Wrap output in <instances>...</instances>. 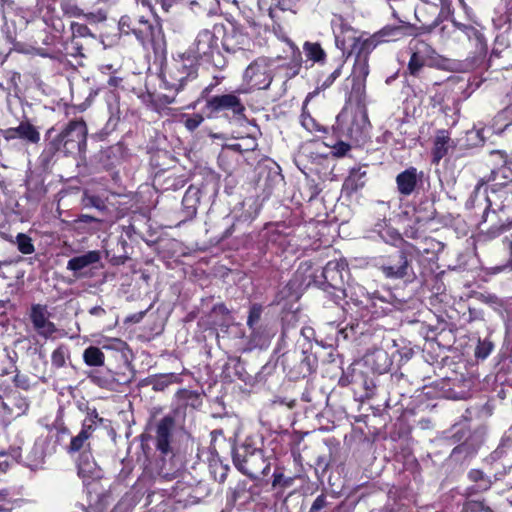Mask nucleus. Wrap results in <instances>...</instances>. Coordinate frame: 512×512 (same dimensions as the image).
Returning <instances> with one entry per match:
<instances>
[{
    "mask_svg": "<svg viewBox=\"0 0 512 512\" xmlns=\"http://www.w3.org/2000/svg\"><path fill=\"white\" fill-rule=\"evenodd\" d=\"M500 158V167L492 168L490 173L482 177L475 188V193H478L482 186L486 185L489 193L486 195V202L488 203L485 208L483 218L486 221L489 210L493 205H497V199L505 196V200H512V171L506 166L507 154L503 151H492L490 153L488 163L495 164L493 158Z\"/></svg>",
    "mask_w": 512,
    "mask_h": 512,
    "instance_id": "f257e3e1",
    "label": "nucleus"
},
{
    "mask_svg": "<svg viewBox=\"0 0 512 512\" xmlns=\"http://www.w3.org/2000/svg\"><path fill=\"white\" fill-rule=\"evenodd\" d=\"M198 78V60L190 53H183L174 58L164 73V83L176 93L182 91L189 83Z\"/></svg>",
    "mask_w": 512,
    "mask_h": 512,
    "instance_id": "f03ea898",
    "label": "nucleus"
},
{
    "mask_svg": "<svg viewBox=\"0 0 512 512\" xmlns=\"http://www.w3.org/2000/svg\"><path fill=\"white\" fill-rule=\"evenodd\" d=\"M87 127L83 120H74L49 143L54 152L62 151L65 154H75L85 151Z\"/></svg>",
    "mask_w": 512,
    "mask_h": 512,
    "instance_id": "7ed1b4c3",
    "label": "nucleus"
},
{
    "mask_svg": "<svg viewBox=\"0 0 512 512\" xmlns=\"http://www.w3.org/2000/svg\"><path fill=\"white\" fill-rule=\"evenodd\" d=\"M233 464L235 467L252 479L259 475H267L270 464L265 460L263 452L249 445H242L233 450Z\"/></svg>",
    "mask_w": 512,
    "mask_h": 512,
    "instance_id": "20e7f679",
    "label": "nucleus"
},
{
    "mask_svg": "<svg viewBox=\"0 0 512 512\" xmlns=\"http://www.w3.org/2000/svg\"><path fill=\"white\" fill-rule=\"evenodd\" d=\"M187 53L195 56L196 60L204 59L217 69H223L227 64L225 57L220 52L218 37L207 29L198 33Z\"/></svg>",
    "mask_w": 512,
    "mask_h": 512,
    "instance_id": "39448f33",
    "label": "nucleus"
},
{
    "mask_svg": "<svg viewBox=\"0 0 512 512\" xmlns=\"http://www.w3.org/2000/svg\"><path fill=\"white\" fill-rule=\"evenodd\" d=\"M353 40L350 53L355 54V62L350 77L353 89L361 91L369 74V54L375 49V44L374 40H363L362 37H353Z\"/></svg>",
    "mask_w": 512,
    "mask_h": 512,
    "instance_id": "423d86ee",
    "label": "nucleus"
},
{
    "mask_svg": "<svg viewBox=\"0 0 512 512\" xmlns=\"http://www.w3.org/2000/svg\"><path fill=\"white\" fill-rule=\"evenodd\" d=\"M411 57L408 70L411 75L417 76L425 66L433 67L440 63V57L431 45L424 41H417L411 47Z\"/></svg>",
    "mask_w": 512,
    "mask_h": 512,
    "instance_id": "0eeeda50",
    "label": "nucleus"
},
{
    "mask_svg": "<svg viewBox=\"0 0 512 512\" xmlns=\"http://www.w3.org/2000/svg\"><path fill=\"white\" fill-rule=\"evenodd\" d=\"M243 80L250 88L260 90L268 89L272 82L268 60L263 57L254 60L245 69Z\"/></svg>",
    "mask_w": 512,
    "mask_h": 512,
    "instance_id": "6e6552de",
    "label": "nucleus"
},
{
    "mask_svg": "<svg viewBox=\"0 0 512 512\" xmlns=\"http://www.w3.org/2000/svg\"><path fill=\"white\" fill-rule=\"evenodd\" d=\"M211 114L229 111L236 118L244 117L245 105L235 93L216 95L209 98L205 105Z\"/></svg>",
    "mask_w": 512,
    "mask_h": 512,
    "instance_id": "1a4fd4ad",
    "label": "nucleus"
},
{
    "mask_svg": "<svg viewBox=\"0 0 512 512\" xmlns=\"http://www.w3.org/2000/svg\"><path fill=\"white\" fill-rule=\"evenodd\" d=\"M175 428V418L171 415H166L160 420L156 421L154 425V441L155 447L163 455L172 452L171 443L173 439V431Z\"/></svg>",
    "mask_w": 512,
    "mask_h": 512,
    "instance_id": "9d476101",
    "label": "nucleus"
},
{
    "mask_svg": "<svg viewBox=\"0 0 512 512\" xmlns=\"http://www.w3.org/2000/svg\"><path fill=\"white\" fill-rule=\"evenodd\" d=\"M223 48L230 53H246L252 50L254 43L248 33L238 26L227 31L222 40Z\"/></svg>",
    "mask_w": 512,
    "mask_h": 512,
    "instance_id": "9b49d317",
    "label": "nucleus"
},
{
    "mask_svg": "<svg viewBox=\"0 0 512 512\" xmlns=\"http://www.w3.org/2000/svg\"><path fill=\"white\" fill-rule=\"evenodd\" d=\"M29 318L34 330L44 338H50L57 331L56 325L49 320L50 313L46 305L33 304L30 308Z\"/></svg>",
    "mask_w": 512,
    "mask_h": 512,
    "instance_id": "f8f14e48",
    "label": "nucleus"
},
{
    "mask_svg": "<svg viewBox=\"0 0 512 512\" xmlns=\"http://www.w3.org/2000/svg\"><path fill=\"white\" fill-rule=\"evenodd\" d=\"M382 273L390 279H402L412 274V267L405 251L391 255L387 263L380 267Z\"/></svg>",
    "mask_w": 512,
    "mask_h": 512,
    "instance_id": "ddd939ff",
    "label": "nucleus"
},
{
    "mask_svg": "<svg viewBox=\"0 0 512 512\" xmlns=\"http://www.w3.org/2000/svg\"><path fill=\"white\" fill-rule=\"evenodd\" d=\"M413 27L410 23L400 20L399 25H387L377 33L363 40H374L375 47L381 42L397 41L405 36L412 35Z\"/></svg>",
    "mask_w": 512,
    "mask_h": 512,
    "instance_id": "4468645a",
    "label": "nucleus"
},
{
    "mask_svg": "<svg viewBox=\"0 0 512 512\" xmlns=\"http://www.w3.org/2000/svg\"><path fill=\"white\" fill-rule=\"evenodd\" d=\"M344 268L338 262H328L323 269V277L329 286L337 291V299H345L348 296L343 280Z\"/></svg>",
    "mask_w": 512,
    "mask_h": 512,
    "instance_id": "2eb2a0df",
    "label": "nucleus"
},
{
    "mask_svg": "<svg viewBox=\"0 0 512 512\" xmlns=\"http://www.w3.org/2000/svg\"><path fill=\"white\" fill-rule=\"evenodd\" d=\"M100 260V252L97 250H91L86 252L85 254L71 258L67 262V269L73 271L74 276L79 278L83 275L82 270L93 264L98 263Z\"/></svg>",
    "mask_w": 512,
    "mask_h": 512,
    "instance_id": "dca6fc26",
    "label": "nucleus"
},
{
    "mask_svg": "<svg viewBox=\"0 0 512 512\" xmlns=\"http://www.w3.org/2000/svg\"><path fill=\"white\" fill-rule=\"evenodd\" d=\"M29 404L26 398L12 394L4 400V411L6 425L10 423L13 418L23 415L28 410Z\"/></svg>",
    "mask_w": 512,
    "mask_h": 512,
    "instance_id": "f3484780",
    "label": "nucleus"
},
{
    "mask_svg": "<svg viewBox=\"0 0 512 512\" xmlns=\"http://www.w3.org/2000/svg\"><path fill=\"white\" fill-rule=\"evenodd\" d=\"M418 181L417 169L410 167L396 177L397 188L400 194L409 196L413 193Z\"/></svg>",
    "mask_w": 512,
    "mask_h": 512,
    "instance_id": "a211bd4d",
    "label": "nucleus"
},
{
    "mask_svg": "<svg viewBox=\"0 0 512 512\" xmlns=\"http://www.w3.org/2000/svg\"><path fill=\"white\" fill-rule=\"evenodd\" d=\"M78 474L83 477L98 476V466L90 452L83 451L77 462Z\"/></svg>",
    "mask_w": 512,
    "mask_h": 512,
    "instance_id": "6ab92c4d",
    "label": "nucleus"
},
{
    "mask_svg": "<svg viewBox=\"0 0 512 512\" xmlns=\"http://www.w3.org/2000/svg\"><path fill=\"white\" fill-rule=\"evenodd\" d=\"M469 479L475 482V485L467 489V495L471 496L477 492L487 491L491 487V480L481 470L472 469L469 474Z\"/></svg>",
    "mask_w": 512,
    "mask_h": 512,
    "instance_id": "aec40b11",
    "label": "nucleus"
},
{
    "mask_svg": "<svg viewBox=\"0 0 512 512\" xmlns=\"http://www.w3.org/2000/svg\"><path fill=\"white\" fill-rule=\"evenodd\" d=\"M45 453L43 444L35 442L25 457V464L31 470H39L43 467Z\"/></svg>",
    "mask_w": 512,
    "mask_h": 512,
    "instance_id": "412c9836",
    "label": "nucleus"
},
{
    "mask_svg": "<svg viewBox=\"0 0 512 512\" xmlns=\"http://www.w3.org/2000/svg\"><path fill=\"white\" fill-rule=\"evenodd\" d=\"M424 3L430 4L436 8L440 7V11L438 13L437 18L430 24L427 25L428 30L431 31L436 26L439 25L440 19L443 18H449L453 15L454 9L452 7L451 0H421Z\"/></svg>",
    "mask_w": 512,
    "mask_h": 512,
    "instance_id": "4be33fe9",
    "label": "nucleus"
},
{
    "mask_svg": "<svg viewBox=\"0 0 512 512\" xmlns=\"http://www.w3.org/2000/svg\"><path fill=\"white\" fill-rule=\"evenodd\" d=\"M365 175L366 172L361 171V169H352L343 183V190L350 195L363 188L365 185Z\"/></svg>",
    "mask_w": 512,
    "mask_h": 512,
    "instance_id": "5701e85b",
    "label": "nucleus"
},
{
    "mask_svg": "<svg viewBox=\"0 0 512 512\" xmlns=\"http://www.w3.org/2000/svg\"><path fill=\"white\" fill-rule=\"evenodd\" d=\"M93 433L91 424L83 422L82 429L79 434L71 439L69 451L77 452L89 446L88 439Z\"/></svg>",
    "mask_w": 512,
    "mask_h": 512,
    "instance_id": "b1692460",
    "label": "nucleus"
},
{
    "mask_svg": "<svg viewBox=\"0 0 512 512\" xmlns=\"http://www.w3.org/2000/svg\"><path fill=\"white\" fill-rule=\"evenodd\" d=\"M450 144V137L445 130L438 131L435 141H434V149L433 156L434 161L439 162L448 152Z\"/></svg>",
    "mask_w": 512,
    "mask_h": 512,
    "instance_id": "393cba45",
    "label": "nucleus"
},
{
    "mask_svg": "<svg viewBox=\"0 0 512 512\" xmlns=\"http://www.w3.org/2000/svg\"><path fill=\"white\" fill-rule=\"evenodd\" d=\"M13 132H18V138L24 139L31 143H38L40 140V133L29 122H21L17 127L14 128Z\"/></svg>",
    "mask_w": 512,
    "mask_h": 512,
    "instance_id": "a878e982",
    "label": "nucleus"
},
{
    "mask_svg": "<svg viewBox=\"0 0 512 512\" xmlns=\"http://www.w3.org/2000/svg\"><path fill=\"white\" fill-rule=\"evenodd\" d=\"M436 216L434 205L429 201H422L415 209V220L417 223H427Z\"/></svg>",
    "mask_w": 512,
    "mask_h": 512,
    "instance_id": "bb28decb",
    "label": "nucleus"
},
{
    "mask_svg": "<svg viewBox=\"0 0 512 512\" xmlns=\"http://www.w3.org/2000/svg\"><path fill=\"white\" fill-rule=\"evenodd\" d=\"M7 240L17 246L19 252L29 255L35 252V247L30 236L25 233H18L13 239L11 236Z\"/></svg>",
    "mask_w": 512,
    "mask_h": 512,
    "instance_id": "cd10ccee",
    "label": "nucleus"
},
{
    "mask_svg": "<svg viewBox=\"0 0 512 512\" xmlns=\"http://www.w3.org/2000/svg\"><path fill=\"white\" fill-rule=\"evenodd\" d=\"M303 49L306 57L313 62H323L326 58V53L319 43L305 42Z\"/></svg>",
    "mask_w": 512,
    "mask_h": 512,
    "instance_id": "c85d7f7f",
    "label": "nucleus"
},
{
    "mask_svg": "<svg viewBox=\"0 0 512 512\" xmlns=\"http://www.w3.org/2000/svg\"><path fill=\"white\" fill-rule=\"evenodd\" d=\"M83 358L88 366H102L104 364L105 356L100 348L90 346L85 349Z\"/></svg>",
    "mask_w": 512,
    "mask_h": 512,
    "instance_id": "c756f323",
    "label": "nucleus"
},
{
    "mask_svg": "<svg viewBox=\"0 0 512 512\" xmlns=\"http://www.w3.org/2000/svg\"><path fill=\"white\" fill-rule=\"evenodd\" d=\"M461 512H493V510L482 501L468 499L463 503Z\"/></svg>",
    "mask_w": 512,
    "mask_h": 512,
    "instance_id": "7c9ffc66",
    "label": "nucleus"
},
{
    "mask_svg": "<svg viewBox=\"0 0 512 512\" xmlns=\"http://www.w3.org/2000/svg\"><path fill=\"white\" fill-rule=\"evenodd\" d=\"M348 296L356 304H363V298H366L365 289L360 285L348 284L347 287Z\"/></svg>",
    "mask_w": 512,
    "mask_h": 512,
    "instance_id": "2f4dec72",
    "label": "nucleus"
},
{
    "mask_svg": "<svg viewBox=\"0 0 512 512\" xmlns=\"http://www.w3.org/2000/svg\"><path fill=\"white\" fill-rule=\"evenodd\" d=\"M261 314L262 307L260 305L254 304L251 306L247 319V325L253 331V333L256 332V330L258 329Z\"/></svg>",
    "mask_w": 512,
    "mask_h": 512,
    "instance_id": "473e14b6",
    "label": "nucleus"
},
{
    "mask_svg": "<svg viewBox=\"0 0 512 512\" xmlns=\"http://www.w3.org/2000/svg\"><path fill=\"white\" fill-rule=\"evenodd\" d=\"M383 241L390 244H395L397 241L401 240V235L399 232L391 227L389 224L384 227L383 230H379L378 235Z\"/></svg>",
    "mask_w": 512,
    "mask_h": 512,
    "instance_id": "72a5a7b5",
    "label": "nucleus"
},
{
    "mask_svg": "<svg viewBox=\"0 0 512 512\" xmlns=\"http://www.w3.org/2000/svg\"><path fill=\"white\" fill-rule=\"evenodd\" d=\"M300 360V364L298 367V374L302 376H306L307 374H310L313 370L311 365V356L307 355L304 351H301L300 353L295 355Z\"/></svg>",
    "mask_w": 512,
    "mask_h": 512,
    "instance_id": "f704fd0d",
    "label": "nucleus"
},
{
    "mask_svg": "<svg viewBox=\"0 0 512 512\" xmlns=\"http://www.w3.org/2000/svg\"><path fill=\"white\" fill-rule=\"evenodd\" d=\"M203 121L204 117L198 113L192 115H183L184 126L187 130L191 132L196 130Z\"/></svg>",
    "mask_w": 512,
    "mask_h": 512,
    "instance_id": "c9c22d12",
    "label": "nucleus"
},
{
    "mask_svg": "<svg viewBox=\"0 0 512 512\" xmlns=\"http://www.w3.org/2000/svg\"><path fill=\"white\" fill-rule=\"evenodd\" d=\"M493 350V344L490 341H479L475 349V356L480 359L487 358Z\"/></svg>",
    "mask_w": 512,
    "mask_h": 512,
    "instance_id": "e433bc0d",
    "label": "nucleus"
},
{
    "mask_svg": "<svg viewBox=\"0 0 512 512\" xmlns=\"http://www.w3.org/2000/svg\"><path fill=\"white\" fill-rule=\"evenodd\" d=\"M131 33H133L139 41L144 42L151 33V25L148 21H145L144 27L133 26Z\"/></svg>",
    "mask_w": 512,
    "mask_h": 512,
    "instance_id": "4c0bfd02",
    "label": "nucleus"
},
{
    "mask_svg": "<svg viewBox=\"0 0 512 512\" xmlns=\"http://www.w3.org/2000/svg\"><path fill=\"white\" fill-rule=\"evenodd\" d=\"M65 360L66 354L63 347H59L53 351L51 356V362L55 367L60 368L64 366Z\"/></svg>",
    "mask_w": 512,
    "mask_h": 512,
    "instance_id": "58836bf2",
    "label": "nucleus"
},
{
    "mask_svg": "<svg viewBox=\"0 0 512 512\" xmlns=\"http://www.w3.org/2000/svg\"><path fill=\"white\" fill-rule=\"evenodd\" d=\"M301 124L307 131H318L319 125L316 123V121L303 110L301 114Z\"/></svg>",
    "mask_w": 512,
    "mask_h": 512,
    "instance_id": "ea45409f",
    "label": "nucleus"
},
{
    "mask_svg": "<svg viewBox=\"0 0 512 512\" xmlns=\"http://www.w3.org/2000/svg\"><path fill=\"white\" fill-rule=\"evenodd\" d=\"M13 382L15 385L23 390H28L31 387L30 379L27 375L21 374L19 372L13 378Z\"/></svg>",
    "mask_w": 512,
    "mask_h": 512,
    "instance_id": "a19ab883",
    "label": "nucleus"
},
{
    "mask_svg": "<svg viewBox=\"0 0 512 512\" xmlns=\"http://www.w3.org/2000/svg\"><path fill=\"white\" fill-rule=\"evenodd\" d=\"M273 477H274L273 482H272L273 487H277V486L289 487L293 482L292 478H286L282 473H274Z\"/></svg>",
    "mask_w": 512,
    "mask_h": 512,
    "instance_id": "79ce46f5",
    "label": "nucleus"
},
{
    "mask_svg": "<svg viewBox=\"0 0 512 512\" xmlns=\"http://www.w3.org/2000/svg\"><path fill=\"white\" fill-rule=\"evenodd\" d=\"M124 342L119 338H112L102 343V348L108 350H120L124 346Z\"/></svg>",
    "mask_w": 512,
    "mask_h": 512,
    "instance_id": "37998d69",
    "label": "nucleus"
},
{
    "mask_svg": "<svg viewBox=\"0 0 512 512\" xmlns=\"http://www.w3.org/2000/svg\"><path fill=\"white\" fill-rule=\"evenodd\" d=\"M327 506V499L324 494H320L312 503L309 512H319L321 509Z\"/></svg>",
    "mask_w": 512,
    "mask_h": 512,
    "instance_id": "c03bdc74",
    "label": "nucleus"
},
{
    "mask_svg": "<svg viewBox=\"0 0 512 512\" xmlns=\"http://www.w3.org/2000/svg\"><path fill=\"white\" fill-rule=\"evenodd\" d=\"M343 62L325 79L322 87L326 88L333 84V82L341 75Z\"/></svg>",
    "mask_w": 512,
    "mask_h": 512,
    "instance_id": "a18cd8bd",
    "label": "nucleus"
},
{
    "mask_svg": "<svg viewBox=\"0 0 512 512\" xmlns=\"http://www.w3.org/2000/svg\"><path fill=\"white\" fill-rule=\"evenodd\" d=\"M119 28L122 33L129 34L133 28L130 17L123 16L119 21Z\"/></svg>",
    "mask_w": 512,
    "mask_h": 512,
    "instance_id": "49530a36",
    "label": "nucleus"
},
{
    "mask_svg": "<svg viewBox=\"0 0 512 512\" xmlns=\"http://www.w3.org/2000/svg\"><path fill=\"white\" fill-rule=\"evenodd\" d=\"M102 418H100L98 416V413L96 410H93L91 412L88 413L86 419L84 420V422H87L88 424H91L92 425V428H93V431L95 430V424L97 422H102Z\"/></svg>",
    "mask_w": 512,
    "mask_h": 512,
    "instance_id": "de8ad7c7",
    "label": "nucleus"
},
{
    "mask_svg": "<svg viewBox=\"0 0 512 512\" xmlns=\"http://www.w3.org/2000/svg\"><path fill=\"white\" fill-rule=\"evenodd\" d=\"M350 149V146L344 142H339L335 147H334V153L335 155L337 156H344L347 151Z\"/></svg>",
    "mask_w": 512,
    "mask_h": 512,
    "instance_id": "09e8293b",
    "label": "nucleus"
},
{
    "mask_svg": "<svg viewBox=\"0 0 512 512\" xmlns=\"http://www.w3.org/2000/svg\"><path fill=\"white\" fill-rule=\"evenodd\" d=\"M72 29L74 30V32H76L80 36H86V35L90 34L88 27L83 24L73 23Z\"/></svg>",
    "mask_w": 512,
    "mask_h": 512,
    "instance_id": "8fccbe9b",
    "label": "nucleus"
},
{
    "mask_svg": "<svg viewBox=\"0 0 512 512\" xmlns=\"http://www.w3.org/2000/svg\"><path fill=\"white\" fill-rule=\"evenodd\" d=\"M281 10H290L297 0H276Z\"/></svg>",
    "mask_w": 512,
    "mask_h": 512,
    "instance_id": "3c124183",
    "label": "nucleus"
},
{
    "mask_svg": "<svg viewBox=\"0 0 512 512\" xmlns=\"http://www.w3.org/2000/svg\"><path fill=\"white\" fill-rule=\"evenodd\" d=\"M505 269H509L510 271H512V242L510 243V246H509V260L507 261V263L504 266L496 267L495 271L500 272Z\"/></svg>",
    "mask_w": 512,
    "mask_h": 512,
    "instance_id": "603ef678",
    "label": "nucleus"
},
{
    "mask_svg": "<svg viewBox=\"0 0 512 512\" xmlns=\"http://www.w3.org/2000/svg\"><path fill=\"white\" fill-rule=\"evenodd\" d=\"M63 9H64L65 13H67L73 17H78V16L83 15L82 10L79 9L77 6H67Z\"/></svg>",
    "mask_w": 512,
    "mask_h": 512,
    "instance_id": "864d4df0",
    "label": "nucleus"
},
{
    "mask_svg": "<svg viewBox=\"0 0 512 512\" xmlns=\"http://www.w3.org/2000/svg\"><path fill=\"white\" fill-rule=\"evenodd\" d=\"M357 381V379L355 378V376H349L348 374H343L339 380V384L342 385V386H347L351 383H355Z\"/></svg>",
    "mask_w": 512,
    "mask_h": 512,
    "instance_id": "5fc2aeb1",
    "label": "nucleus"
},
{
    "mask_svg": "<svg viewBox=\"0 0 512 512\" xmlns=\"http://www.w3.org/2000/svg\"><path fill=\"white\" fill-rule=\"evenodd\" d=\"M9 467V459L5 453H0V470L5 472Z\"/></svg>",
    "mask_w": 512,
    "mask_h": 512,
    "instance_id": "6e6d98bb",
    "label": "nucleus"
},
{
    "mask_svg": "<svg viewBox=\"0 0 512 512\" xmlns=\"http://www.w3.org/2000/svg\"><path fill=\"white\" fill-rule=\"evenodd\" d=\"M84 16L89 21H92V22H99V21H104L105 20V16L102 15V14L89 13V14H85Z\"/></svg>",
    "mask_w": 512,
    "mask_h": 512,
    "instance_id": "4d7b16f0",
    "label": "nucleus"
},
{
    "mask_svg": "<svg viewBox=\"0 0 512 512\" xmlns=\"http://www.w3.org/2000/svg\"><path fill=\"white\" fill-rule=\"evenodd\" d=\"M0 426H6L4 399L0 396Z\"/></svg>",
    "mask_w": 512,
    "mask_h": 512,
    "instance_id": "13d9d810",
    "label": "nucleus"
},
{
    "mask_svg": "<svg viewBox=\"0 0 512 512\" xmlns=\"http://www.w3.org/2000/svg\"><path fill=\"white\" fill-rule=\"evenodd\" d=\"M89 313L93 316H103L105 314V310L101 307V306H95V307H92L90 310H89Z\"/></svg>",
    "mask_w": 512,
    "mask_h": 512,
    "instance_id": "bf43d9fd",
    "label": "nucleus"
},
{
    "mask_svg": "<svg viewBox=\"0 0 512 512\" xmlns=\"http://www.w3.org/2000/svg\"><path fill=\"white\" fill-rule=\"evenodd\" d=\"M14 131V128H10L8 130L5 131V139L7 140H11V139H15V138H18V132H13Z\"/></svg>",
    "mask_w": 512,
    "mask_h": 512,
    "instance_id": "052dcab7",
    "label": "nucleus"
},
{
    "mask_svg": "<svg viewBox=\"0 0 512 512\" xmlns=\"http://www.w3.org/2000/svg\"><path fill=\"white\" fill-rule=\"evenodd\" d=\"M499 220L501 221L502 230H506L512 226V220L509 218L503 219L501 216H499Z\"/></svg>",
    "mask_w": 512,
    "mask_h": 512,
    "instance_id": "680f3d73",
    "label": "nucleus"
},
{
    "mask_svg": "<svg viewBox=\"0 0 512 512\" xmlns=\"http://www.w3.org/2000/svg\"><path fill=\"white\" fill-rule=\"evenodd\" d=\"M387 225L388 223L386 221L378 222L374 226V231L379 235V230H383Z\"/></svg>",
    "mask_w": 512,
    "mask_h": 512,
    "instance_id": "e2e57ef3",
    "label": "nucleus"
},
{
    "mask_svg": "<svg viewBox=\"0 0 512 512\" xmlns=\"http://www.w3.org/2000/svg\"><path fill=\"white\" fill-rule=\"evenodd\" d=\"M160 100L165 104H171L175 101V98L167 96V95H163L160 97Z\"/></svg>",
    "mask_w": 512,
    "mask_h": 512,
    "instance_id": "0e129e2a",
    "label": "nucleus"
},
{
    "mask_svg": "<svg viewBox=\"0 0 512 512\" xmlns=\"http://www.w3.org/2000/svg\"><path fill=\"white\" fill-rule=\"evenodd\" d=\"M89 203H90L92 206L96 207V208H100V200H99V198H96V197H90V198H89Z\"/></svg>",
    "mask_w": 512,
    "mask_h": 512,
    "instance_id": "69168bd1",
    "label": "nucleus"
},
{
    "mask_svg": "<svg viewBox=\"0 0 512 512\" xmlns=\"http://www.w3.org/2000/svg\"><path fill=\"white\" fill-rule=\"evenodd\" d=\"M196 211H197V209H196V207H195V206H189V207H188V210H187V215H188V216H191V217H192V216H195Z\"/></svg>",
    "mask_w": 512,
    "mask_h": 512,
    "instance_id": "338daca9",
    "label": "nucleus"
},
{
    "mask_svg": "<svg viewBox=\"0 0 512 512\" xmlns=\"http://www.w3.org/2000/svg\"><path fill=\"white\" fill-rule=\"evenodd\" d=\"M82 220H83L84 222H91V221H95L96 219H95V218H93V217H91V216H88V215H83V216H82Z\"/></svg>",
    "mask_w": 512,
    "mask_h": 512,
    "instance_id": "774afa93",
    "label": "nucleus"
}]
</instances>
